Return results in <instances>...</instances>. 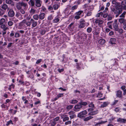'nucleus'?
Returning a JSON list of instances; mask_svg holds the SVG:
<instances>
[{
    "instance_id": "obj_43",
    "label": "nucleus",
    "mask_w": 126,
    "mask_h": 126,
    "mask_svg": "<svg viewBox=\"0 0 126 126\" xmlns=\"http://www.w3.org/2000/svg\"><path fill=\"white\" fill-rule=\"evenodd\" d=\"M10 124L12 125L13 124V123L11 120H10L9 121L7 122V124H6V125L7 126H8Z\"/></svg>"
},
{
    "instance_id": "obj_28",
    "label": "nucleus",
    "mask_w": 126,
    "mask_h": 126,
    "mask_svg": "<svg viewBox=\"0 0 126 126\" xmlns=\"http://www.w3.org/2000/svg\"><path fill=\"white\" fill-rule=\"evenodd\" d=\"M122 12V9L121 8L119 10H118V11H117V13H114L115 14H116V17H118L119 14H121Z\"/></svg>"
},
{
    "instance_id": "obj_49",
    "label": "nucleus",
    "mask_w": 126,
    "mask_h": 126,
    "mask_svg": "<svg viewBox=\"0 0 126 126\" xmlns=\"http://www.w3.org/2000/svg\"><path fill=\"white\" fill-rule=\"evenodd\" d=\"M20 35H19V34L18 33V32H17L15 33V37L16 38L19 37H20Z\"/></svg>"
},
{
    "instance_id": "obj_5",
    "label": "nucleus",
    "mask_w": 126,
    "mask_h": 126,
    "mask_svg": "<svg viewBox=\"0 0 126 126\" xmlns=\"http://www.w3.org/2000/svg\"><path fill=\"white\" fill-rule=\"evenodd\" d=\"M8 14V16L10 17H12L14 16L15 13L12 9H10L9 10Z\"/></svg>"
},
{
    "instance_id": "obj_53",
    "label": "nucleus",
    "mask_w": 126,
    "mask_h": 126,
    "mask_svg": "<svg viewBox=\"0 0 126 126\" xmlns=\"http://www.w3.org/2000/svg\"><path fill=\"white\" fill-rule=\"evenodd\" d=\"M74 24V23L72 22L68 26V29H70L73 26V25Z\"/></svg>"
},
{
    "instance_id": "obj_34",
    "label": "nucleus",
    "mask_w": 126,
    "mask_h": 126,
    "mask_svg": "<svg viewBox=\"0 0 126 126\" xmlns=\"http://www.w3.org/2000/svg\"><path fill=\"white\" fill-rule=\"evenodd\" d=\"M78 102L77 100H71L70 103L72 104H74L77 103Z\"/></svg>"
},
{
    "instance_id": "obj_32",
    "label": "nucleus",
    "mask_w": 126,
    "mask_h": 126,
    "mask_svg": "<svg viewBox=\"0 0 126 126\" xmlns=\"http://www.w3.org/2000/svg\"><path fill=\"white\" fill-rule=\"evenodd\" d=\"M7 24L9 26H11L13 25L14 23L12 21H10L8 22Z\"/></svg>"
},
{
    "instance_id": "obj_19",
    "label": "nucleus",
    "mask_w": 126,
    "mask_h": 126,
    "mask_svg": "<svg viewBox=\"0 0 126 126\" xmlns=\"http://www.w3.org/2000/svg\"><path fill=\"white\" fill-rule=\"evenodd\" d=\"M98 110H96L95 111L91 112L89 113L88 114V115H94L97 114L98 113Z\"/></svg>"
},
{
    "instance_id": "obj_39",
    "label": "nucleus",
    "mask_w": 126,
    "mask_h": 126,
    "mask_svg": "<svg viewBox=\"0 0 126 126\" xmlns=\"http://www.w3.org/2000/svg\"><path fill=\"white\" fill-rule=\"evenodd\" d=\"M73 106L72 105H70L66 107L67 110H69L72 109L73 107Z\"/></svg>"
},
{
    "instance_id": "obj_44",
    "label": "nucleus",
    "mask_w": 126,
    "mask_h": 126,
    "mask_svg": "<svg viewBox=\"0 0 126 126\" xmlns=\"http://www.w3.org/2000/svg\"><path fill=\"white\" fill-rule=\"evenodd\" d=\"M103 94L101 92L98 93L97 95V97L100 98L102 96Z\"/></svg>"
},
{
    "instance_id": "obj_6",
    "label": "nucleus",
    "mask_w": 126,
    "mask_h": 126,
    "mask_svg": "<svg viewBox=\"0 0 126 126\" xmlns=\"http://www.w3.org/2000/svg\"><path fill=\"white\" fill-rule=\"evenodd\" d=\"M87 37V35L84 33H82L79 36V38L81 39V41L82 42L84 41L85 39H86Z\"/></svg>"
},
{
    "instance_id": "obj_17",
    "label": "nucleus",
    "mask_w": 126,
    "mask_h": 126,
    "mask_svg": "<svg viewBox=\"0 0 126 126\" xmlns=\"http://www.w3.org/2000/svg\"><path fill=\"white\" fill-rule=\"evenodd\" d=\"M109 104L108 102H103L100 106V108H104L107 107Z\"/></svg>"
},
{
    "instance_id": "obj_58",
    "label": "nucleus",
    "mask_w": 126,
    "mask_h": 126,
    "mask_svg": "<svg viewBox=\"0 0 126 126\" xmlns=\"http://www.w3.org/2000/svg\"><path fill=\"white\" fill-rule=\"evenodd\" d=\"M112 18V17L110 16V15L109 14L108 16V18L107 19L108 21H109L111 20Z\"/></svg>"
},
{
    "instance_id": "obj_14",
    "label": "nucleus",
    "mask_w": 126,
    "mask_h": 126,
    "mask_svg": "<svg viewBox=\"0 0 126 126\" xmlns=\"http://www.w3.org/2000/svg\"><path fill=\"white\" fill-rule=\"evenodd\" d=\"M1 8L2 9L5 10H6L7 9L8 10L9 9V8L8 7V5L5 4H3L1 5Z\"/></svg>"
},
{
    "instance_id": "obj_31",
    "label": "nucleus",
    "mask_w": 126,
    "mask_h": 126,
    "mask_svg": "<svg viewBox=\"0 0 126 126\" xmlns=\"http://www.w3.org/2000/svg\"><path fill=\"white\" fill-rule=\"evenodd\" d=\"M33 17L35 20H37L39 18V16L37 14L33 16Z\"/></svg>"
},
{
    "instance_id": "obj_24",
    "label": "nucleus",
    "mask_w": 126,
    "mask_h": 126,
    "mask_svg": "<svg viewBox=\"0 0 126 126\" xmlns=\"http://www.w3.org/2000/svg\"><path fill=\"white\" fill-rule=\"evenodd\" d=\"M116 39L115 38H111L110 39V43L112 44H115V42L116 41Z\"/></svg>"
},
{
    "instance_id": "obj_33",
    "label": "nucleus",
    "mask_w": 126,
    "mask_h": 126,
    "mask_svg": "<svg viewBox=\"0 0 126 126\" xmlns=\"http://www.w3.org/2000/svg\"><path fill=\"white\" fill-rule=\"evenodd\" d=\"M16 6L18 10L21 9V5L20 3L17 4Z\"/></svg>"
},
{
    "instance_id": "obj_51",
    "label": "nucleus",
    "mask_w": 126,
    "mask_h": 126,
    "mask_svg": "<svg viewBox=\"0 0 126 126\" xmlns=\"http://www.w3.org/2000/svg\"><path fill=\"white\" fill-rule=\"evenodd\" d=\"M118 32L120 34H122L123 32V30L122 29H118Z\"/></svg>"
},
{
    "instance_id": "obj_62",
    "label": "nucleus",
    "mask_w": 126,
    "mask_h": 126,
    "mask_svg": "<svg viewBox=\"0 0 126 126\" xmlns=\"http://www.w3.org/2000/svg\"><path fill=\"white\" fill-rule=\"evenodd\" d=\"M71 122L70 121H69L66 122L65 123V125H67L69 124H70L71 123Z\"/></svg>"
},
{
    "instance_id": "obj_21",
    "label": "nucleus",
    "mask_w": 126,
    "mask_h": 126,
    "mask_svg": "<svg viewBox=\"0 0 126 126\" xmlns=\"http://www.w3.org/2000/svg\"><path fill=\"white\" fill-rule=\"evenodd\" d=\"M107 122V121H101L100 122L97 123L95 124L94 126H100V125L102 124H104Z\"/></svg>"
},
{
    "instance_id": "obj_16",
    "label": "nucleus",
    "mask_w": 126,
    "mask_h": 126,
    "mask_svg": "<svg viewBox=\"0 0 126 126\" xmlns=\"http://www.w3.org/2000/svg\"><path fill=\"white\" fill-rule=\"evenodd\" d=\"M28 3L31 6L33 7L35 5V1L34 0H30L28 2Z\"/></svg>"
},
{
    "instance_id": "obj_8",
    "label": "nucleus",
    "mask_w": 126,
    "mask_h": 126,
    "mask_svg": "<svg viewBox=\"0 0 126 126\" xmlns=\"http://www.w3.org/2000/svg\"><path fill=\"white\" fill-rule=\"evenodd\" d=\"M35 4L36 6L37 7H40L41 6L42 1L41 0H35Z\"/></svg>"
},
{
    "instance_id": "obj_48",
    "label": "nucleus",
    "mask_w": 126,
    "mask_h": 126,
    "mask_svg": "<svg viewBox=\"0 0 126 126\" xmlns=\"http://www.w3.org/2000/svg\"><path fill=\"white\" fill-rule=\"evenodd\" d=\"M5 2L7 4H10L11 3L12 1L11 0H6Z\"/></svg>"
},
{
    "instance_id": "obj_13",
    "label": "nucleus",
    "mask_w": 126,
    "mask_h": 126,
    "mask_svg": "<svg viewBox=\"0 0 126 126\" xmlns=\"http://www.w3.org/2000/svg\"><path fill=\"white\" fill-rule=\"evenodd\" d=\"M93 10V9H89L88 11L86 13V16H91L92 14Z\"/></svg>"
},
{
    "instance_id": "obj_4",
    "label": "nucleus",
    "mask_w": 126,
    "mask_h": 126,
    "mask_svg": "<svg viewBox=\"0 0 126 126\" xmlns=\"http://www.w3.org/2000/svg\"><path fill=\"white\" fill-rule=\"evenodd\" d=\"M111 2L112 5L113 7H116V8L118 7H121L120 3L117 2L116 0H111Z\"/></svg>"
},
{
    "instance_id": "obj_50",
    "label": "nucleus",
    "mask_w": 126,
    "mask_h": 126,
    "mask_svg": "<svg viewBox=\"0 0 126 126\" xmlns=\"http://www.w3.org/2000/svg\"><path fill=\"white\" fill-rule=\"evenodd\" d=\"M47 18L48 20H50L52 19L53 18V17L52 16V15H50L49 16H48Z\"/></svg>"
},
{
    "instance_id": "obj_64",
    "label": "nucleus",
    "mask_w": 126,
    "mask_h": 126,
    "mask_svg": "<svg viewBox=\"0 0 126 126\" xmlns=\"http://www.w3.org/2000/svg\"><path fill=\"white\" fill-rule=\"evenodd\" d=\"M121 4L122 5H124L126 4V0H124L121 2Z\"/></svg>"
},
{
    "instance_id": "obj_40",
    "label": "nucleus",
    "mask_w": 126,
    "mask_h": 126,
    "mask_svg": "<svg viewBox=\"0 0 126 126\" xmlns=\"http://www.w3.org/2000/svg\"><path fill=\"white\" fill-rule=\"evenodd\" d=\"M19 11L22 14H25V12L24 10L22 9H21L19 10Z\"/></svg>"
},
{
    "instance_id": "obj_46",
    "label": "nucleus",
    "mask_w": 126,
    "mask_h": 126,
    "mask_svg": "<svg viewBox=\"0 0 126 126\" xmlns=\"http://www.w3.org/2000/svg\"><path fill=\"white\" fill-rule=\"evenodd\" d=\"M126 14V12H124L121 15L119 16L120 17H123L124 18L125 17V15Z\"/></svg>"
},
{
    "instance_id": "obj_61",
    "label": "nucleus",
    "mask_w": 126,
    "mask_h": 126,
    "mask_svg": "<svg viewBox=\"0 0 126 126\" xmlns=\"http://www.w3.org/2000/svg\"><path fill=\"white\" fill-rule=\"evenodd\" d=\"M120 108L119 107H117L115 109V111L116 112H119L120 110Z\"/></svg>"
},
{
    "instance_id": "obj_20",
    "label": "nucleus",
    "mask_w": 126,
    "mask_h": 126,
    "mask_svg": "<svg viewBox=\"0 0 126 126\" xmlns=\"http://www.w3.org/2000/svg\"><path fill=\"white\" fill-rule=\"evenodd\" d=\"M1 28L2 29L3 31H6V30H9V28L6 26L5 25H2L1 26Z\"/></svg>"
},
{
    "instance_id": "obj_55",
    "label": "nucleus",
    "mask_w": 126,
    "mask_h": 126,
    "mask_svg": "<svg viewBox=\"0 0 126 126\" xmlns=\"http://www.w3.org/2000/svg\"><path fill=\"white\" fill-rule=\"evenodd\" d=\"M59 119V117H57L53 119V121L55 122L58 121Z\"/></svg>"
},
{
    "instance_id": "obj_47",
    "label": "nucleus",
    "mask_w": 126,
    "mask_h": 126,
    "mask_svg": "<svg viewBox=\"0 0 126 126\" xmlns=\"http://www.w3.org/2000/svg\"><path fill=\"white\" fill-rule=\"evenodd\" d=\"M59 19L58 18H55L53 20V22L54 23H57L59 22Z\"/></svg>"
},
{
    "instance_id": "obj_56",
    "label": "nucleus",
    "mask_w": 126,
    "mask_h": 126,
    "mask_svg": "<svg viewBox=\"0 0 126 126\" xmlns=\"http://www.w3.org/2000/svg\"><path fill=\"white\" fill-rule=\"evenodd\" d=\"M63 94H60L57 95V97L58 99L59 98L63 96Z\"/></svg>"
},
{
    "instance_id": "obj_26",
    "label": "nucleus",
    "mask_w": 126,
    "mask_h": 126,
    "mask_svg": "<svg viewBox=\"0 0 126 126\" xmlns=\"http://www.w3.org/2000/svg\"><path fill=\"white\" fill-rule=\"evenodd\" d=\"M98 42L99 44L101 45H103L105 43V41L103 39H101L99 40Z\"/></svg>"
},
{
    "instance_id": "obj_7",
    "label": "nucleus",
    "mask_w": 126,
    "mask_h": 126,
    "mask_svg": "<svg viewBox=\"0 0 126 126\" xmlns=\"http://www.w3.org/2000/svg\"><path fill=\"white\" fill-rule=\"evenodd\" d=\"M82 106L80 104H78L75 105L74 107V110L75 111H79L82 108Z\"/></svg>"
},
{
    "instance_id": "obj_60",
    "label": "nucleus",
    "mask_w": 126,
    "mask_h": 126,
    "mask_svg": "<svg viewBox=\"0 0 126 126\" xmlns=\"http://www.w3.org/2000/svg\"><path fill=\"white\" fill-rule=\"evenodd\" d=\"M42 61L41 59H40L39 60H38L36 62V63L37 64H38L40 63Z\"/></svg>"
},
{
    "instance_id": "obj_22",
    "label": "nucleus",
    "mask_w": 126,
    "mask_h": 126,
    "mask_svg": "<svg viewBox=\"0 0 126 126\" xmlns=\"http://www.w3.org/2000/svg\"><path fill=\"white\" fill-rule=\"evenodd\" d=\"M45 15L44 13H41L39 16V19L41 20L45 18Z\"/></svg>"
},
{
    "instance_id": "obj_25",
    "label": "nucleus",
    "mask_w": 126,
    "mask_h": 126,
    "mask_svg": "<svg viewBox=\"0 0 126 126\" xmlns=\"http://www.w3.org/2000/svg\"><path fill=\"white\" fill-rule=\"evenodd\" d=\"M89 101H88V103L86 102H82L81 101L80 103H79V104L81 106L83 105L85 106L87 105L88 104H89Z\"/></svg>"
},
{
    "instance_id": "obj_36",
    "label": "nucleus",
    "mask_w": 126,
    "mask_h": 126,
    "mask_svg": "<svg viewBox=\"0 0 126 126\" xmlns=\"http://www.w3.org/2000/svg\"><path fill=\"white\" fill-rule=\"evenodd\" d=\"M32 24L31 22V20L28 22H27L26 23V24L27 27H30L31 25Z\"/></svg>"
},
{
    "instance_id": "obj_30",
    "label": "nucleus",
    "mask_w": 126,
    "mask_h": 126,
    "mask_svg": "<svg viewBox=\"0 0 126 126\" xmlns=\"http://www.w3.org/2000/svg\"><path fill=\"white\" fill-rule=\"evenodd\" d=\"M93 118V117L91 116H89L84 119V120L85 121H88Z\"/></svg>"
},
{
    "instance_id": "obj_29",
    "label": "nucleus",
    "mask_w": 126,
    "mask_h": 126,
    "mask_svg": "<svg viewBox=\"0 0 126 126\" xmlns=\"http://www.w3.org/2000/svg\"><path fill=\"white\" fill-rule=\"evenodd\" d=\"M62 118L63 119V122H65L66 121H68L69 120V117L67 116L66 115L65 116H64V117H63Z\"/></svg>"
},
{
    "instance_id": "obj_35",
    "label": "nucleus",
    "mask_w": 126,
    "mask_h": 126,
    "mask_svg": "<svg viewBox=\"0 0 126 126\" xmlns=\"http://www.w3.org/2000/svg\"><path fill=\"white\" fill-rule=\"evenodd\" d=\"M89 107L93 108L94 107V104H93V102H92L90 103H89Z\"/></svg>"
},
{
    "instance_id": "obj_37",
    "label": "nucleus",
    "mask_w": 126,
    "mask_h": 126,
    "mask_svg": "<svg viewBox=\"0 0 126 126\" xmlns=\"http://www.w3.org/2000/svg\"><path fill=\"white\" fill-rule=\"evenodd\" d=\"M78 6L77 5H75L73 6H72L71 7V9L72 10H75L77 8H78Z\"/></svg>"
},
{
    "instance_id": "obj_15",
    "label": "nucleus",
    "mask_w": 126,
    "mask_h": 126,
    "mask_svg": "<svg viewBox=\"0 0 126 126\" xmlns=\"http://www.w3.org/2000/svg\"><path fill=\"white\" fill-rule=\"evenodd\" d=\"M117 121L118 122L125 123H126V119L119 118L117 119Z\"/></svg>"
},
{
    "instance_id": "obj_12",
    "label": "nucleus",
    "mask_w": 126,
    "mask_h": 126,
    "mask_svg": "<svg viewBox=\"0 0 126 126\" xmlns=\"http://www.w3.org/2000/svg\"><path fill=\"white\" fill-rule=\"evenodd\" d=\"M116 9L114 8H111V11L113 12L114 13H117V11H118V10L121 8V7H118L117 8H116V7H115Z\"/></svg>"
},
{
    "instance_id": "obj_54",
    "label": "nucleus",
    "mask_w": 126,
    "mask_h": 126,
    "mask_svg": "<svg viewBox=\"0 0 126 126\" xmlns=\"http://www.w3.org/2000/svg\"><path fill=\"white\" fill-rule=\"evenodd\" d=\"M4 14V12L2 9L0 10V16H2Z\"/></svg>"
},
{
    "instance_id": "obj_52",
    "label": "nucleus",
    "mask_w": 126,
    "mask_h": 126,
    "mask_svg": "<svg viewBox=\"0 0 126 126\" xmlns=\"http://www.w3.org/2000/svg\"><path fill=\"white\" fill-rule=\"evenodd\" d=\"M30 12L32 14H34L35 12V10L33 9H31V10L30 11Z\"/></svg>"
},
{
    "instance_id": "obj_63",
    "label": "nucleus",
    "mask_w": 126,
    "mask_h": 126,
    "mask_svg": "<svg viewBox=\"0 0 126 126\" xmlns=\"http://www.w3.org/2000/svg\"><path fill=\"white\" fill-rule=\"evenodd\" d=\"M13 44V43H9L8 44V46H7V47L8 48H9V47H10Z\"/></svg>"
},
{
    "instance_id": "obj_41",
    "label": "nucleus",
    "mask_w": 126,
    "mask_h": 126,
    "mask_svg": "<svg viewBox=\"0 0 126 126\" xmlns=\"http://www.w3.org/2000/svg\"><path fill=\"white\" fill-rule=\"evenodd\" d=\"M125 20L123 18H120L119 19V21L120 23H123Z\"/></svg>"
},
{
    "instance_id": "obj_59",
    "label": "nucleus",
    "mask_w": 126,
    "mask_h": 126,
    "mask_svg": "<svg viewBox=\"0 0 126 126\" xmlns=\"http://www.w3.org/2000/svg\"><path fill=\"white\" fill-rule=\"evenodd\" d=\"M14 35V33L13 31H12L11 32V33L10 34V37L13 36Z\"/></svg>"
},
{
    "instance_id": "obj_45",
    "label": "nucleus",
    "mask_w": 126,
    "mask_h": 126,
    "mask_svg": "<svg viewBox=\"0 0 126 126\" xmlns=\"http://www.w3.org/2000/svg\"><path fill=\"white\" fill-rule=\"evenodd\" d=\"M42 8V11L43 12H47V10L46 8L45 7H43Z\"/></svg>"
},
{
    "instance_id": "obj_2",
    "label": "nucleus",
    "mask_w": 126,
    "mask_h": 126,
    "mask_svg": "<svg viewBox=\"0 0 126 126\" xmlns=\"http://www.w3.org/2000/svg\"><path fill=\"white\" fill-rule=\"evenodd\" d=\"M83 12V11L82 10H79L76 12L75 13V16L74 17V18L77 20L79 19H80V15Z\"/></svg>"
},
{
    "instance_id": "obj_3",
    "label": "nucleus",
    "mask_w": 126,
    "mask_h": 126,
    "mask_svg": "<svg viewBox=\"0 0 126 126\" xmlns=\"http://www.w3.org/2000/svg\"><path fill=\"white\" fill-rule=\"evenodd\" d=\"M87 112L86 110L83 111L78 114V116L80 118H83L84 117V115L87 114Z\"/></svg>"
},
{
    "instance_id": "obj_57",
    "label": "nucleus",
    "mask_w": 126,
    "mask_h": 126,
    "mask_svg": "<svg viewBox=\"0 0 126 126\" xmlns=\"http://www.w3.org/2000/svg\"><path fill=\"white\" fill-rule=\"evenodd\" d=\"M56 122H54L53 121V122H52V123H50L51 126H54L56 125Z\"/></svg>"
},
{
    "instance_id": "obj_9",
    "label": "nucleus",
    "mask_w": 126,
    "mask_h": 126,
    "mask_svg": "<svg viewBox=\"0 0 126 126\" xmlns=\"http://www.w3.org/2000/svg\"><path fill=\"white\" fill-rule=\"evenodd\" d=\"M113 26L116 31H118V25L117 23V21L116 20L114 21L113 24Z\"/></svg>"
},
{
    "instance_id": "obj_1",
    "label": "nucleus",
    "mask_w": 126,
    "mask_h": 126,
    "mask_svg": "<svg viewBox=\"0 0 126 126\" xmlns=\"http://www.w3.org/2000/svg\"><path fill=\"white\" fill-rule=\"evenodd\" d=\"M79 24L78 26L79 28L81 29L85 27L86 22L84 19H81L79 21Z\"/></svg>"
},
{
    "instance_id": "obj_42",
    "label": "nucleus",
    "mask_w": 126,
    "mask_h": 126,
    "mask_svg": "<svg viewBox=\"0 0 126 126\" xmlns=\"http://www.w3.org/2000/svg\"><path fill=\"white\" fill-rule=\"evenodd\" d=\"M20 16H21V14L18 12H16V16L17 17H18Z\"/></svg>"
},
{
    "instance_id": "obj_18",
    "label": "nucleus",
    "mask_w": 126,
    "mask_h": 126,
    "mask_svg": "<svg viewBox=\"0 0 126 126\" xmlns=\"http://www.w3.org/2000/svg\"><path fill=\"white\" fill-rule=\"evenodd\" d=\"M122 92L120 90H119L117 91L116 95L117 97L121 98L122 97Z\"/></svg>"
},
{
    "instance_id": "obj_27",
    "label": "nucleus",
    "mask_w": 126,
    "mask_h": 126,
    "mask_svg": "<svg viewBox=\"0 0 126 126\" xmlns=\"http://www.w3.org/2000/svg\"><path fill=\"white\" fill-rule=\"evenodd\" d=\"M5 22V19L4 18H1L0 20V25H3Z\"/></svg>"
},
{
    "instance_id": "obj_38",
    "label": "nucleus",
    "mask_w": 126,
    "mask_h": 126,
    "mask_svg": "<svg viewBox=\"0 0 126 126\" xmlns=\"http://www.w3.org/2000/svg\"><path fill=\"white\" fill-rule=\"evenodd\" d=\"M92 28L90 27H88L87 29V31L88 33L91 32L92 31Z\"/></svg>"
},
{
    "instance_id": "obj_11",
    "label": "nucleus",
    "mask_w": 126,
    "mask_h": 126,
    "mask_svg": "<svg viewBox=\"0 0 126 126\" xmlns=\"http://www.w3.org/2000/svg\"><path fill=\"white\" fill-rule=\"evenodd\" d=\"M31 22L32 24V28L35 27L37 25V22L35 21L32 18L31 19Z\"/></svg>"
},
{
    "instance_id": "obj_10",
    "label": "nucleus",
    "mask_w": 126,
    "mask_h": 126,
    "mask_svg": "<svg viewBox=\"0 0 126 126\" xmlns=\"http://www.w3.org/2000/svg\"><path fill=\"white\" fill-rule=\"evenodd\" d=\"M103 22L104 21L103 20L99 19H96L95 21V23L96 24H98V25L99 26L102 24Z\"/></svg>"
},
{
    "instance_id": "obj_23",
    "label": "nucleus",
    "mask_w": 126,
    "mask_h": 126,
    "mask_svg": "<svg viewBox=\"0 0 126 126\" xmlns=\"http://www.w3.org/2000/svg\"><path fill=\"white\" fill-rule=\"evenodd\" d=\"M60 7L59 4H58L56 3L54 4L53 6V9L54 10H57L59 7Z\"/></svg>"
}]
</instances>
